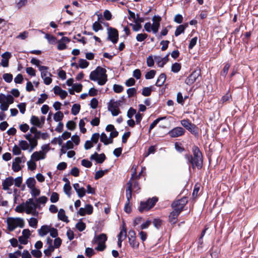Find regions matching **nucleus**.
<instances>
[{"instance_id": "1", "label": "nucleus", "mask_w": 258, "mask_h": 258, "mask_svg": "<svg viewBox=\"0 0 258 258\" xmlns=\"http://www.w3.org/2000/svg\"><path fill=\"white\" fill-rule=\"evenodd\" d=\"M192 155L189 153L184 154V157L186 160V163L189 165V168L194 169L197 167L199 169H201L203 165V156L202 152L199 148L194 145L192 147Z\"/></svg>"}, {"instance_id": "2", "label": "nucleus", "mask_w": 258, "mask_h": 258, "mask_svg": "<svg viewBox=\"0 0 258 258\" xmlns=\"http://www.w3.org/2000/svg\"><path fill=\"white\" fill-rule=\"evenodd\" d=\"M106 70L101 67H97L96 69L92 71L90 74L89 78L93 81H97L99 85H104L107 81Z\"/></svg>"}, {"instance_id": "3", "label": "nucleus", "mask_w": 258, "mask_h": 258, "mask_svg": "<svg viewBox=\"0 0 258 258\" xmlns=\"http://www.w3.org/2000/svg\"><path fill=\"white\" fill-rule=\"evenodd\" d=\"M7 223L8 225V229L10 231L14 230L18 226L20 228H23L24 227V220L20 218H8L7 219Z\"/></svg>"}, {"instance_id": "4", "label": "nucleus", "mask_w": 258, "mask_h": 258, "mask_svg": "<svg viewBox=\"0 0 258 258\" xmlns=\"http://www.w3.org/2000/svg\"><path fill=\"white\" fill-rule=\"evenodd\" d=\"M157 201V198L153 197L152 199H148L146 202H141L139 211L141 213L144 211H148L155 206Z\"/></svg>"}, {"instance_id": "5", "label": "nucleus", "mask_w": 258, "mask_h": 258, "mask_svg": "<svg viewBox=\"0 0 258 258\" xmlns=\"http://www.w3.org/2000/svg\"><path fill=\"white\" fill-rule=\"evenodd\" d=\"M187 200L186 197L174 201L171 204L173 210L180 213L183 210L184 207L187 203Z\"/></svg>"}, {"instance_id": "6", "label": "nucleus", "mask_w": 258, "mask_h": 258, "mask_svg": "<svg viewBox=\"0 0 258 258\" xmlns=\"http://www.w3.org/2000/svg\"><path fill=\"white\" fill-rule=\"evenodd\" d=\"M181 124L195 136L199 135V128L188 119H183L180 121Z\"/></svg>"}, {"instance_id": "7", "label": "nucleus", "mask_w": 258, "mask_h": 258, "mask_svg": "<svg viewBox=\"0 0 258 258\" xmlns=\"http://www.w3.org/2000/svg\"><path fill=\"white\" fill-rule=\"evenodd\" d=\"M107 40L114 44L116 43L118 40V32L116 29L108 27L107 28Z\"/></svg>"}, {"instance_id": "8", "label": "nucleus", "mask_w": 258, "mask_h": 258, "mask_svg": "<svg viewBox=\"0 0 258 258\" xmlns=\"http://www.w3.org/2000/svg\"><path fill=\"white\" fill-rule=\"evenodd\" d=\"M201 75V70H196L194 71L185 80L187 85H191L194 83L198 78Z\"/></svg>"}, {"instance_id": "9", "label": "nucleus", "mask_w": 258, "mask_h": 258, "mask_svg": "<svg viewBox=\"0 0 258 258\" xmlns=\"http://www.w3.org/2000/svg\"><path fill=\"white\" fill-rule=\"evenodd\" d=\"M185 132V130L181 127H176L171 130L168 134L171 138H177L182 136Z\"/></svg>"}, {"instance_id": "10", "label": "nucleus", "mask_w": 258, "mask_h": 258, "mask_svg": "<svg viewBox=\"0 0 258 258\" xmlns=\"http://www.w3.org/2000/svg\"><path fill=\"white\" fill-rule=\"evenodd\" d=\"M135 172H134L132 175L129 181L127 182V188L126 189V201L127 203H130V200L132 198V187H133V183L132 180L134 178V175L135 174Z\"/></svg>"}, {"instance_id": "11", "label": "nucleus", "mask_w": 258, "mask_h": 258, "mask_svg": "<svg viewBox=\"0 0 258 258\" xmlns=\"http://www.w3.org/2000/svg\"><path fill=\"white\" fill-rule=\"evenodd\" d=\"M161 20V18L159 16H154L152 18L153 23L152 24V32L154 34H156L160 27V22Z\"/></svg>"}, {"instance_id": "12", "label": "nucleus", "mask_w": 258, "mask_h": 258, "mask_svg": "<svg viewBox=\"0 0 258 258\" xmlns=\"http://www.w3.org/2000/svg\"><path fill=\"white\" fill-rule=\"evenodd\" d=\"M90 159L92 160H94L98 163H102L106 159V156L104 153L98 154L97 152H95L94 154L91 155Z\"/></svg>"}, {"instance_id": "13", "label": "nucleus", "mask_w": 258, "mask_h": 258, "mask_svg": "<svg viewBox=\"0 0 258 258\" xmlns=\"http://www.w3.org/2000/svg\"><path fill=\"white\" fill-rule=\"evenodd\" d=\"M14 184V178L12 176L6 178L2 182L3 189L4 190L9 189V187Z\"/></svg>"}, {"instance_id": "14", "label": "nucleus", "mask_w": 258, "mask_h": 258, "mask_svg": "<svg viewBox=\"0 0 258 258\" xmlns=\"http://www.w3.org/2000/svg\"><path fill=\"white\" fill-rule=\"evenodd\" d=\"M2 57L1 65L3 67H8L9 66V60L11 57V53L8 51L5 52L2 55Z\"/></svg>"}, {"instance_id": "15", "label": "nucleus", "mask_w": 258, "mask_h": 258, "mask_svg": "<svg viewBox=\"0 0 258 258\" xmlns=\"http://www.w3.org/2000/svg\"><path fill=\"white\" fill-rule=\"evenodd\" d=\"M179 214V213L173 210L169 215V222L172 224H175L177 222V217Z\"/></svg>"}, {"instance_id": "16", "label": "nucleus", "mask_w": 258, "mask_h": 258, "mask_svg": "<svg viewBox=\"0 0 258 258\" xmlns=\"http://www.w3.org/2000/svg\"><path fill=\"white\" fill-rule=\"evenodd\" d=\"M31 158L37 161L40 159H43L45 157V155L44 154L43 152L40 151L39 152H34L31 155Z\"/></svg>"}, {"instance_id": "17", "label": "nucleus", "mask_w": 258, "mask_h": 258, "mask_svg": "<svg viewBox=\"0 0 258 258\" xmlns=\"http://www.w3.org/2000/svg\"><path fill=\"white\" fill-rule=\"evenodd\" d=\"M188 27V23L183 25H179L176 29L174 34L175 36H178L181 33H183L185 29Z\"/></svg>"}, {"instance_id": "18", "label": "nucleus", "mask_w": 258, "mask_h": 258, "mask_svg": "<svg viewBox=\"0 0 258 258\" xmlns=\"http://www.w3.org/2000/svg\"><path fill=\"white\" fill-rule=\"evenodd\" d=\"M40 138V137L39 135H34V136L32 138V140L30 141V149L29 150V152H31L35 147H36L37 146L38 142L37 140H39Z\"/></svg>"}, {"instance_id": "19", "label": "nucleus", "mask_w": 258, "mask_h": 258, "mask_svg": "<svg viewBox=\"0 0 258 258\" xmlns=\"http://www.w3.org/2000/svg\"><path fill=\"white\" fill-rule=\"evenodd\" d=\"M50 226L48 225H43L41 228L38 230V232L40 236H44L46 235L50 231Z\"/></svg>"}, {"instance_id": "20", "label": "nucleus", "mask_w": 258, "mask_h": 258, "mask_svg": "<svg viewBox=\"0 0 258 258\" xmlns=\"http://www.w3.org/2000/svg\"><path fill=\"white\" fill-rule=\"evenodd\" d=\"M48 68L46 66L39 67V70L41 72V77L42 78L47 77L48 76H51L50 73L48 72Z\"/></svg>"}, {"instance_id": "21", "label": "nucleus", "mask_w": 258, "mask_h": 258, "mask_svg": "<svg viewBox=\"0 0 258 258\" xmlns=\"http://www.w3.org/2000/svg\"><path fill=\"white\" fill-rule=\"evenodd\" d=\"M30 123L38 127L41 128L42 127V123L39 118L35 115H32L30 119Z\"/></svg>"}, {"instance_id": "22", "label": "nucleus", "mask_w": 258, "mask_h": 258, "mask_svg": "<svg viewBox=\"0 0 258 258\" xmlns=\"http://www.w3.org/2000/svg\"><path fill=\"white\" fill-rule=\"evenodd\" d=\"M166 79V76L165 74L162 73L160 75L159 77L158 78L157 81L156 82V85L158 87L162 86L164 82H165Z\"/></svg>"}, {"instance_id": "23", "label": "nucleus", "mask_w": 258, "mask_h": 258, "mask_svg": "<svg viewBox=\"0 0 258 258\" xmlns=\"http://www.w3.org/2000/svg\"><path fill=\"white\" fill-rule=\"evenodd\" d=\"M94 240L97 243H105V241L107 240V236L106 234L102 233L95 237Z\"/></svg>"}, {"instance_id": "24", "label": "nucleus", "mask_w": 258, "mask_h": 258, "mask_svg": "<svg viewBox=\"0 0 258 258\" xmlns=\"http://www.w3.org/2000/svg\"><path fill=\"white\" fill-rule=\"evenodd\" d=\"M58 218L59 220L66 222H68L69 220L68 219L67 216H66L65 214V211L62 209H60L57 214Z\"/></svg>"}, {"instance_id": "25", "label": "nucleus", "mask_w": 258, "mask_h": 258, "mask_svg": "<svg viewBox=\"0 0 258 258\" xmlns=\"http://www.w3.org/2000/svg\"><path fill=\"white\" fill-rule=\"evenodd\" d=\"M108 109L114 116L118 115L120 113L119 108L113 107L112 105H108Z\"/></svg>"}, {"instance_id": "26", "label": "nucleus", "mask_w": 258, "mask_h": 258, "mask_svg": "<svg viewBox=\"0 0 258 258\" xmlns=\"http://www.w3.org/2000/svg\"><path fill=\"white\" fill-rule=\"evenodd\" d=\"M26 183L28 188H32L35 187L36 184V180L34 177H29L28 178L26 181Z\"/></svg>"}, {"instance_id": "27", "label": "nucleus", "mask_w": 258, "mask_h": 258, "mask_svg": "<svg viewBox=\"0 0 258 258\" xmlns=\"http://www.w3.org/2000/svg\"><path fill=\"white\" fill-rule=\"evenodd\" d=\"M81 106L79 104H74L72 107L71 112L74 115L78 114L80 110Z\"/></svg>"}, {"instance_id": "28", "label": "nucleus", "mask_w": 258, "mask_h": 258, "mask_svg": "<svg viewBox=\"0 0 258 258\" xmlns=\"http://www.w3.org/2000/svg\"><path fill=\"white\" fill-rule=\"evenodd\" d=\"M130 245L133 248H138L139 246V243L136 240V238H128Z\"/></svg>"}, {"instance_id": "29", "label": "nucleus", "mask_w": 258, "mask_h": 258, "mask_svg": "<svg viewBox=\"0 0 258 258\" xmlns=\"http://www.w3.org/2000/svg\"><path fill=\"white\" fill-rule=\"evenodd\" d=\"M45 38L47 40L49 44H55L56 42V38L55 37L49 34H46Z\"/></svg>"}, {"instance_id": "30", "label": "nucleus", "mask_w": 258, "mask_h": 258, "mask_svg": "<svg viewBox=\"0 0 258 258\" xmlns=\"http://www.w3.org/2000/svg\"><path fill=\"white\" fill-rule=\"evenodd\" d=\"M126 237V228L125 227V225L123 223L122 226V229L120 231L119 233L117 235V238H120L122 239L123 237V239H124Z\"/></svg>"}, {"instance_id": "31", "label": "nucleus", "mask_w": 258, "mask_h": 258, "mask_svg": "<svg viewBox=\"0 0 258 258\" xmlns=\"http://www.w3.org/2000/svg\"><path fill=\"white\" fill-rule=\"evenodd\" d=\"M63 117L64 115L63 113L61 111H58L54 114L53 119L55 121L60 122V121L63 119Z\"/></svg>"}, {"instance_id": "32", "label": "nucleus", "mask_w": 258, "mask_h": 258, "mask_svg": "<svg viewBox=\"0 0 258 258\" xmlns=\"http://www.w3.org/2000/svg\"><path fill=\"white\" fill-rule=\"evenodd\" d=\"M79 67L81 69H85L89 65V62L86 59L81 58L79 60Z\"/></svg>"}, {"instance_id": "33", "label": "nucleus", "mask_w": 258, "mask_h": 258, "mask_svg": "<svg viewBox=\"0 0 258 258\" xmlns=\"http://www.w3.org/2000/svg\"><path fill=\"white\" fill-rule=\"evenodd\" d=\"M181 68V66L180 63L175 62L172 64L171 71L173 73H177L180 71Z\"/></svg>"}, {"instance_id": "34", "label": "nucleus", "mask_w": 258, "mask_h": 258, "mask_svg": "<svg viewBox=\"0 0 258 258\" xmlns=\"http://www.w3.org/2000/svg\"><path fill=\"white\" fill-rule=\"evenodd\" d=\"M86 227V224L81 220L76 224V228L80 232L84 231Z\"/></svg>"}, {"instance_id": "35", "label": "nucleus", "mask_w": 258, "mask_h": 258, "mask_svg": "<svg viewBox=\"0 0 258 258\" xmlns=\"http://www.w3.org/2000/svg\"><path fill=\"white\" fill-rule=\"evenodd\" d=\"M154 60L159 67L163 68L165 65V62H164L162 57L160 56H154Z\"/></svg>"}, {"instance_id": "36", "label": "nucleus", "mask_w": 258, "mask_h": 258, "mask_svg": "<svg viewBox=\"0 0 258 258\" xmlns=\"http://www.w3.org/2000/svg\"><path fill=\"white\" fill-rule=\"evenodd\" d=\"M72 189L71 186L70 184H69L68 183L67 184H64L63 186V191L64 193L69 197H71V190Z\"/></svg>"}, {"instance_id": "37", "label": "nucleus", "mask_w": 258, "mask_h": 258, "mask_svg": "<svg viewBox=\"0 0 258 258\" xmlns=\"http://www.w3.org/2000/svg\"><path fill=\"white\" fill-rule=\"evenodd\" d=\"M107 171H108L107 169L104 170H99V171H97L95 173L94 178L96 180H97V179L101 178L103 176V175L105 174V173L106 172H107Z\"/></svg>"}, {"instance_id": "38", "label": "nucleus", "mask_w": 258, "mask_h": 258, "mask_svg": "<svg viewBox=\"0 0 258 258\" xmlns=\"http://www.w3.org/2000/svg\"><path fill=\"white\" fill-rule=\"evenodd\" d=\"M92 29L95 32H98L99 30H102L103 27L98 21H96L92 25Z\"/></svg>"}, {"instance_id": "39", "label": "nucleus", "mask_w": 258, "mask_h": 258, "mask_svg": "<svg viewBox=\"0 0 258 258\" xmlns=\"http://www.w3.org/2000/svg\"><path fill=\"white\" fill-rule=\"evenodd\" d=\"M166 118V117H159L155 119L150 125L149 127V132H150L151 131L157 124V123L161 120L164 119Z\"/></svg>"}, {"instance_id": "40", "label": "nucleus", "mask_w": 258, "mask_h": 258, "mask_svg": "<svg viewBox=\"0 0 258 258\" xmlns=\"http://www.w3.org/2000/svg\"><path fill=\"white\" fill-rule=\"evenodd\" d=\"M148 37V35L146 33L138 34L136 36V40L137 41L142 42L144 41Z\"/></svg>"}, {"instance_id": "41", "label": "nucleus", "mask_w": 258, "mask_h": 258, "mask_svg": "<svg viewBox=\"0 0 258 258\" xmlns=\"http://www.w3.org/2000/svg\"><path fill=\"white\" fill-rule=\"evenodd\" d=\"M126 93L128 98H131L137 94V89L135 88H131L127 90Z\"/></svg>"}, {"instance_id": "42", "label": "nucleus", "mask_w": 258, "mask_h": 258, "mask_svg": "<svg viewBox=\"0 0 258 258\" xmlns=\"http://www.w3.org/2000/svg\"><path fill=\"white\" fill-rule=\"evenodd\" d=\"M152 92L151 87H145L142 90V94L144 96H149L151 95Z\"/></svg>"}, {"instance_id": "43", "label": "nucleus", "mask_w": 258, "mask_h": 258, "mask_svg": "<svg viewBox=\"0 0 258 258\" xmlns=\"http://www.w3.org/2000/svg\"><path fill=\"white\" fill-rule=\"evenodd\" d=\"M25 212L27 214H32V215H35V213L34 212V210H33V209L32 208V205H25Z\"/></svg>"}, {"instance_id": "44", "label": "nucleus", "mask_w": 258, "mask_h": 258, "mask_svg": "<svg viewBox=\"0 0 258 258\" xmlns=\"http://www.w3.org/2000/svg\"><path fill=\"white\" fill-rule=\"evenodd\" d=\"M59 200V195L57 192H53L51 195L50 200L51 203H55Z\"/></svg>"}, {"instance_id": "45", "label": "nucleus", "mask_w": 258, "mask_h": 258, "mask_svg": "<svg viewBox=\"0 0 258 258\" xmlns=\"http://www.w3.org/2000/svg\"><path fill=\"white\" fill-rule=\"evenodd\" d=\"M135 24L130 23V25L132 26L133 31L135 32L139 31L142 28V25L139 23H135Z\"/></svg>"}, {"instance_id": "46", "label": "nucleus", "mask_w": 258, "mask_h": 258, "mask_svg": "<svg viewBox=\"0 0 258 258\" xmlns=\"http://www.w3.org/2000/svg\"><path fill=\"white\" fill-rule=\"evenodd\" d=\"M156 75V71L155 70H150L145 75V78L146 79H151L154 78Z\"/></svg>"}, {"instance_id": "47", "label": "nucleus", "mask_w": 258, "mask_h": 258, "mask_svg": "<svg viewBox=\"0 0 258 258\" xmlns=\"http://www.w3.org/2000/svg\"><path fill=\"white\" fill-rule=\"evenodd\" d=\"M100 141L105 145H108V138L107 135L104 133H102L100 135Z\"/></svg>"}, {"instance_id": "48", "label": "nucleus", "mask_w": 258, "mask_h": 258, "mask_svg": "<svg viewBox=\"0 0 258 258\" xmlns=\"http://www.w3.org/2000/svg\"><path fill=\"white\" fill-rule=\"evenodd\" d=\"M4 80L7 83H11L13 80V75L10 73H6L3 75Z\"/></svg>"}, {"instance_id": "49", "label": "nucleus", "mask_w": 258, "mask_h": 258, "mask_svg": "<svg viewBox=\"0 0 258 258\" xmlns=\"http://www.w3.org/2000/svg\"><path fill=\"white\" fill-rule=\"evenodd\" d=\"M38 221L35 218H31L29 220V225L30 226L36 228L37 226Z\"/></svg>"}, {"instance_id": "50", "label": "nucleus", "mask_w": 258, "mask_h": 258, "mask_svg": "<svg viewBox=\"0 0 258 258\" xmlns=\"http://www.w3.org/2000/svg\"><path fill=\"white\" fill-rule=\"evenodd\" d=\"M76 123L72 120L69 121L66 124V127L68 130L73 131L76 127Z\"/></svg>"}, {"instance_id": "51", "label": "nucleus", "mask_w": 258, "mask_h": 258, "mask_svg": "<svg viewBox=\"0 0 258 258\" xmlns=\"http://www.w3.org/2000/svg\"><path fill=\"white\" fill-rule=\"evenodd\" d=\"M19 146L22 150H26L28 149L29 144L27 141L21 140L19 143Z\"/></svg>"}, {"instance_id": "52", "label": "nucleus", "mask_w": 258, "mask_h": 258, "mask_svg": "<svg viewBox=\"0 0 258 258\" xmlns=\"http://www.w3.org/2000/svg\"><path fill=\"white\" fill-rule=\"evenodd\" d=\"M113 89L115 93H119L123 91V87L120 85L114 84L113 87Z\"/></svg>"}, {"instance_id": "53", "label": "nucleus", "mask_w": 258, "mask_h": 258, "mask_svg": "<svg viewBox=\"0 0 258 258\" xmlns=\"http://www.w3.org/2000/svg\"><path fill=\"white\" fill-rule=\"evenodd\" d=\"M99 137L100 135L99 133H94L92 135L91 141L93 143L96 144L98 142Z\"/></svg>"}, {"instance_id": "54", "label": "nucleus", "mask_w": 258, "mask_h": 258, "mask_svg": "<svg viewBox=\"0 0 258 258\" xmlns=\"http://www.w3.org/2000/svg\"><path fill=\"white\" fill-rule=\"evenodd\" d=\"M230 67V66L229 64H226L224 66L222 71L221 72V75L225 78L228 73Z\"/></svg>"}, {"instance_id": "55", "label": "nucleus", "mask_w": 258, "mask_h": 258, "mask_svg": "<svg viewBox=\"0 0 258 258\" xmlns=\"http://www.w3.org/2000/svg\"><path fill=\"white\" fill-rule=\"evenodd\" d=\"M156 149L155 146H151L148 148V151L144 154V157H147L151 154H154L156 152Z\"/></svg>"}, {"instance_id": "56", "label": "nucleus", "mask_w": 258, "mask_h": 258, "mask_svg": "<svg viewBox=\"0 0 258 258\" xmlns=\"http://www.w3.org/2000/svg\"><path fill=\"white\" fill-rule=\"evenodd\" d=\"M31 194L33 197L38 196L40 194V191L39 189L35 188V187L30 188Z\"/></svg>"}, {"instance_id": "57", "label": "nucleus", "mask_w": 258, "mask_h": 258, "mask_svg": "<svg viewBox=\"0 0 258 258\" xmlns=\"http://www.w3.org/2000/svg\"><path fill=\"white\" fill-rule=\"evenodd\" d=\"M40 96L41 97L38 98L37 102V103L39 104L43 103L48 98V95L46 94H41Z\"/></svg>"}, {"instance_id": "58", "label": "nucleus", "mask_w": 258, "mask_h": 258, "mask_svg": "<svg viewBox=\"0 0 258 258\" xmlns=\"http://www.w3.org/2000/svg\"><path fill=\"white\" fill-rule=\"evenodd\" d=\"M136 114V110L132 107H130L127 112V116L129 118H132L133 116Z\"/></svg>"}, {"instance_id": "59", "label": "nucleus", "mask_w": 258, "mask_h": 258, "mask_svg": "<svg viewBox=\"0 0 258 258\" xmlns=\"http://www.w3.org/2000/svg\"><path fill=\"white\" fill-rule=\"evenodd\" d=\"M121 102V100H117L114 101V100L111 99L108 103V105H112L113 107L118 108Z\"/></svg>"}, {"instance_id": "60", "label": "nucleus", "mask_w": 258, "mask_h": 258, "mask_svg": "<svg viewBox=\"0 0 258 258\" xmlns=\"http://www.w3.org/2000/svg\"><path fill=\"white\" fill-rule=\"evenodd\" d=\"M154 226L157 228L159 229L162 224V221L160 219H154L153 221Z\"/></svg>"}, {"instance_id": "61", "label": "nucleus", "mask_w": 258, "mask_h": 258, "mask_svg": "<svg viewBox=\"0 0 258 258\" xmlns=\"http://www.w3.org/2000/svg\"><path fill=\"white\" fill-rule=\"evenodd\" d=\"M27 3V0H16V6L19 9L26 5Z\"/></svg>"}, {"instance_id": "62", "label": "nucleus", "mask_w": 258, "mask_h": 258, "mask_svg": "<svg viewBox=\"0 0 258 258\" xmlns=\"http://www.w3.org/2000/svg\"><path fill=\"white\" fill-rule=\"evenodd\" d=\"M169 43V41L168 40H162L160 42V44L162 45L161 50L162 51L166 50L168 47V44Z\"/></svg>"}, {"instance_id": "63", "label": "nucleus", "mask_w": 258, "mask_h": 258, "mask_svg": "<svg viewBox=\"0 0 258 258\" xmlns=\"http://www.w3.org/2000/svg\"><path fill=\"white\" fill-rule=\"evenodd\" d=\"M79 197L80 198L83 197L86 194V190L84 187H82L81 188L76 191Z\"/></svg>"}, {"instance_id": "64", "label": "nucleus", "mask_w": 258, "mask_h": 258, "mask_svg": "<svg viewBox=\"0 0 258 258\" xmlns=\"http://www.w3.org/2000/svg\"><path fill=\"white\" fill-rule=\"evenodd\" d=\"M50 231H49L50 235L53 238H57V236H58L57 230L53 227L50 228Z\"/></svg>"}]
</instances>
